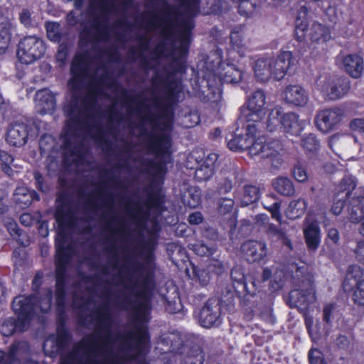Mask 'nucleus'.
<instances>
[{
	"mask_svg": "<svg viewBox=\"0 0 364 364\" xmlns=\"http://www.w3.org/2000/svg\"><path fill=\"white\" fill-rule=\"evenodd\" d=\"M256 125L248 124L246 127L245 136L240 134L229 139L228 142V148L230 150L237 151L244 149H249L251 155H257L261 154L262 157H272L277 155L279 146L272 144H264L263 138L258 136L256 138V134L258 132Z\"/></svg>",
	"mask_w": 364,
	"mask_h": 364,
	"instance_id": "1",
	"label": "nucleus"
},
{
	"mask_svg": "<svg viewBox=\"0 0 364 364\" xmlns=\"http://www.w3.org/2000/svg\"><path fill=\"white\" fill-rule=\"evenodd\" d=\"M273 108L266 101L262 90L254 92L248 98L247 108L242 111V117L248 122L256 125L257 131L266 128V120Z\"/></svg>",
	"mask_w": 364,
	"mask_h": 364,
	"instance_id": "2",
	"label": "nucleus"
},
{
	"mask_svg": "<svg viewBox=\"0 0 364 364\" xmlns=\"http://www.w3.org/2000/svg\"><path fill=\"white\" fill-rule=\"evenodd\" d=\"M266 129L269 132L274 131L279 125L284 131L291 135H298L304 129L306 122L301 121L299 116L293 112L282 114V110L275 107L271 110L266 120Z\"/></svg>",
	"mask_w": 364,
	"mask_h": 364,
	"instance_id": "3",
	"label": "nucleus"
},
{
	"mask_svg": "<svg viewBox=\"0 0 364 364\" xmlns=\"http://www.w3.org/2000/svg\"><path fill=\"white\" fill-rule=\"evenodd\" d=\"M296 36L299 41L307 42L312 48L322 47L331 38L329 28L318 22L308 25L305 21H297Z\"/></svg>",
	"mask_w": 364,
	"mask_h": 364,
	"instance_id": "4",
	"label": "nucleus"
},
{
	"mask_svg": "<svg viewBox=\"0 0 364 364\" xmlns=\"http://www.w3.org/2000/svg\"><path fill=\"white\" fill-rule=\"evenodd\" d=\"M30 299L23 296H19L14 299L12 304L14 312L18 316V321L10 318L6 320L1 327V332L3 335L9 336L16 331H23L26 330L24 321L30 316L31 306L28 305Z\"/></svg>",
	"mask_w": 364,
	"mask_h": 364,
	"instance_id": "5",
	"label": "nucleus"
},
{
	"mask_svg": "<svg viewBox=\"0 0 364 364\" xmlns=\"http://www.w3.org/2000/svg\"><path fill=\"white\" fill-rule=\"evenodd\" d=\"M136 320L135 331L137 333L139 341L144 344L147 341V331L145 323L149 320V299L145 291L140 292L136 298L135 303L132 305Z\"/></svg>",
	"mask_w": 364,
	"mask_h": 364,
	"instance_id": "6",
	"label": "nucleus"
},
{
	"mask_svg": "<svg viewBox=\"0 0 364 364\" xmlns=\"http://www.w3.org/2000/svg\"><path fill=\"white\" fill-rule=\"evenodd\" d=\"M43 41L35 36H28L23 38L18 43L17 58L24 64H31L41 58L45 53Z\"/></svg>",
	"mask_w": 364,
	"mask_h": 364,
	"instance_id": "7",
	"label": "nucleus"
},
{
	"mask_svg": "<svg viewBox=\"0 0 364 364\" xmlns=\"http://www.w3.org/2000/svg\"><path fill=\"white\" fill-rule=\"evenodd\" d=\"M318 90L328 100H336L344 96L350 89L347 79L338 77H326L317 81Z\"/></svg>",
	"mask_w": 364,
	"mask_h": 364,
	"instance_id": "8",
	"label": "nucleus"
},
{
	"mask_svg": "<svg viewBox=\"0 0 364 364\" xmlns=\"http://www.w3.org/2000/svg\"><path fill=\"white\" fill-rule=\"evenodd\" d=\"M355 179L350 176L343 178L338 186L332 206V212L335 215H338L341 213L344 205L343 200L347 198L349 200L351 198V196H353L351 201L352 208L353 207V201L360 196L359 190H363L361 188H355Z\"/></svg>",
	"mask_w": 364,
	"mask_h": 364,
	"instance_id": "9",
	"label": "nucleus"
},
{
	"mask_svg": "<svg viewBox=\"0 0 364 364\" xmlns=\"http://www.w3.org/2000/svg\"><path fill=\"white\" fill-rule=\"evenodd\" d=\"M81 348H85L84 350L87 354L89 362L87 364H117L114 361L110 354V346L105 343L98 346L92 343L87 346V341H83L80 343Z\"/></svg>",
	"mask_w": 364,
	"mask_h": 364,
	"instance_id": "10",
	"label": "nucleus"
},
{
	"mask_svg": "<svg viewBox=\"0 0 364 364\" xmlns=\"http://www.w3.org/2000/svg\"><path fill=\"white\" fill-rule=\"evenodd\" d=\"M353 281L355 288L353 293L354 302L360 306H364V272L358 265H350L347 271L346 279L343 283L347 289V283Z\"/></svg>",
	"mask_w": 364,
	"mask_h": 364,
	"instance_id": "11",
	"label": "nucleus"
},
{
	"mask_svg": "<svg viewBox=\"0 0 364 364\" xmlns=\"http://www.w3.org/2000/svg\"><path fill=\"white\" fill-rule=\"evenodd\" d=\"M282 97L286 102L298 107L306 105L309 101L307 92L298 85L287 86L282 93Z\"/></svg>",
	"mask_w": 364,
	"mask_h": 364,
	"instance_id": "12",
	"label": "nucleus"
},
{
	"mask_svg": "<svg viewBox=\"0 0 364 364\" xmlns=\"http://www.w3.org/2000/svg\"><path fill=\"white\" fill-rule=\"evenodd\" d=\"M341 120V115L334 109L321 111L316 120L318 129L323 132L331 131Z\"/></svg>",
	"mask_w": 364,
	"mask_h": 364,
	"instance_id": "13",
	"label": "nucleus"
},
{
	"mask_svg": "<svg viewBox=\"0 0 364 364\" xmlns=\"http://www.w3.org/2000/svg\"><path fill=\"white\" fill-rule=\"evenodd\" d=\"M304 234L308 247L311 250H316L321 242V230L317 221L306 218Z\"/></svg>",
	"mask_w": 364,
	"mask_h": 364,
	"instance_id": "14",
	"label": "nucleus"
},
{
	"mask_svg": "<svg viewBox=\"0 0 364 364\" xmlns=\"http://www.w3.org/2000/svg\"><path fill=\"white\" fill-rule=\"evenodd\" d=\"M241 250L246 259L251 262L259 261L267 255L266 245L257 241L245 242Z\"/></svg>",
	"mask_w": 364,
	"mask_h": 364,
	"instance_id": "15",
	"label": "nucleus"
},
{
	"mask_svg": "<svg viewBox=\"0 0 364 364\" xmlns=\"http://www.w3.org/2000/svg\"><path fill=\"white\" fill-rule=\"evenodd\" d=\"M36 106L40 113L53 112L55 108L54 95L47 89L38 91L36 94Z\"/></svg>",
	"mask_w": 364,
	"mask_h": 364,
	"instance_id": "16",
	"label": "nucleus"
},
{
	"mask_svg": "<svg viewBox=\"0 0 364 364\" xmlns=\"http://www.w3.org/2000/svg\"><path fill=\"white\" fill-rule=\"evenodd\" d=\"M170 149L171 139L164 134L155 137L151 141V149L159 159H164V161L168 159Z\"/></svg>",
	"mask_w": 364,
	"mask_h": 364,
	"instance_id": "17",
	"label": "nucleus"
},
{
	"mask_svg": "<svg viewBox=\"0 0 364 364\" xmlns=\"http://www.w3.org/2000/svg\"><path fill=\"white\" fill-rule=\"evenodd\" d=\"M292 55L289 51H284L276 58H273L272 75L275 79L280 80L290 67Z\"/></svg>",
	"mask_w": 364,
	"mask_h": 364,
	"instance_id": "18",
	"label": "nucleus"
},
{
	"mask_svg": "<svg viewBox=\"0 0 364 364\" xmlns=\"http://www.w3.org/2000/svg\"><path fill=\"white\" fill-rule=\"evenodd\" d=\"M220 308L218 304L207 303L201 309L199 322L204 328H210L218 321Z\"/></svg>",
	"mask_w": 364,
	"mask_h": 364,
	"instance_id": "19",
	"label": "nucleus"
},
{
	"mask_svg": "<svg viewBox=\"0 0 364 364\" xmlns=\"http://www.w3.org/2000/svg\"><path fill=\"white\" fill-rule=\"evenodd\" d=\"M343 67L352 77L361 76L363 70V62L358 55H348L342 58Z\"/></svg>",
	"mask_w": 364,
	"mask_h": 364,
	"instance_id": "20",
	"label": "nucleus"
},
{
	"mask_svg": "<svg viewBox=\"0 0 364 364\" xmlns=\"http://www.w3.org/2000/svg\"><path fill=\"white\" fill-rule=\"evenodd\" d=\"M27 129L23 124H13L9 129L6 140L9 144L15 146H21L26 142Z\"/></svg>",
	"mask_w": 364,
	"mask_h": 364,
	"instance_id": "21",
	"label": "nucleus"
},
{
	"mask_svg": "<svg viewBox=\"0 0 364 364\" xmlns=\"http://www.w3.org/2000/svg\"><path fill=\"white\" fill-rule=\"evenodd\" d=\"M360 196L353 201V207L348 209L349 219L357 223L361 219L360 233L364 236V191L359 190Z\"/></svg>",
	"mask_w": 364,
	"mask_h": 364,
	"instance_id": "22",
	"label": "nucleus"
},
{
	"mask_svg": "<svg viewBox=\"0 0 364 364\" xmlns=\"http://www.w3.org/2000/svg\"><path fill=\"white\" fill-rule=\"evenodd\" d=\"M71 72L73 73V77L69 82V85L72 88H75L77 87L78 81L81 80L87 73V65L84 55H77L75 57L72 63Z\"/></svg>",
	"mask_w": 364,
	"mask_h": 364,
	"instance_id": "23",
	"label": "nucleus"
},
{
	"mask_svg": "<svg viewBox=\"0 0 364 364\" xmlns=\"http://www.w3.org/2000/svg\"><path fill=\"white\" fill-rule=\"evenodd\" d=\"M218 74L220 80L228 83H237L242 80V73L232 63L220 64Z\"/></svg>",
	"mask_w": 364,
	"mask_h": 364,
	"instance_id": "24",
	"label": "nucleus"
},
{
	"mask_svg": "<svg viewBox=\"0 0 364 364\" xmlns=\"http://www.w3.org/2000/svg\"><path fill=\"white\" fill-rule=\"evenodd\" d=\"M273 58H262L256 60L254 72L256 77L261 81L269 80L272 75Z\"/></svg>",
	"mask_w": 364,
	"mask_h": 364,
	"instance_id": "25",
	"label": "nucleus"
},
{
	"mask_svg": "<svg viewBox=\"0 0 364 364\" xmlns=\"http://www.w3.org/2000/svg\"><path fill=\"white\" fill-rule=\"evenodd\" d=\"M13 28V23L8 17L0 14V53L8 48Z\"/></svg>",
	"mask_w": 364,
	"mask_h": 364,
	"instance_id": "26",
	"label": "nucleus"
},
{
	"mask_svg": "<svg viewBox=\"0 0 364 364\" xmlns=\"http://www.w3.org/2000/svg\"><path fill=\"white\" fill-rule=\"evenodd\" d=\"M299 290H293L289 294V297L295 304H304L313 302L316 299L315 290L311 281L306 283V289L302 290V294L300 297Z\"/></svg>",
	"mask_w": 364,
	"mask_h": 364,
	"instance_id": "27",
	"label": "nucleus"
},
{
	"mask_svg": "<svg viewBox=\"0 0 364 364\" xmlns=\"http://www.w3.org/2000/svg\"><path fill=\"white\" fill-rule=\"evenodd\" d=\"M216 158L215 154L209 155L196 170L195 177L198 181H205L213 176Z\"/></svg>",
	"mask_w": 364,
	"mask_h": 364,
	"instance_id": "28",
	"label": "nucleus"
},
{
	"mask_svg": "<svg viewBox=\"0 0 364 364\" xmlns=\"http://www.w3.org/2000/svg\"><path fill=\"white\" fill-rule=\"evenodd\" d=\"M307 208V203L304 199H297L291 201L285 210L286 216L295 220L304 214Z\"/></svg>",
	"mask_w": 364,
	"mask_h": 364,
	"instance_id": "29",
	"label": "nucleus"
},
{
	"mask_svg": "<svg viewBox=\"0 0 364 364\" xmlns=\"http://www.w3.org/2000/svg\"><path fill=\"white\" fill-rule=\"evenodd\" d=\"M14 196L17 203L25 205H29L33 199L38 200L34 191H31L24 186L17 188Z\"/></svg>",
	"mask_w": 364,
	"mask_h": 364,
	"instance_id": "30",
	"label": "nucleus"
},
{
	"mask_svg": "<svg viewBox=\"0 0 364 364\" xmlns=\"http://www.w3.org/2000/svg\"><path fill=\"white\" fill-rule=\"evenodd\" d=\"M201 194L196 187H191L182 196L183 203L190 207L196 208L200 203Z\"/></svg>",
	"mask_w": 364,
	"mask_h": 364,
	"instance_id": "31",
	"label": "nucleus"
},
{
	"mask_svg": "<svg viewBox=\"0 0 364 364\" xmlns=\"http://www.w3.org/2000/svg\"><path fill=\"white\" fill-rule=\"evenodd\" d=\"M274 188L284 196H291L294 192V188L290 179L279 177L273 182Z\"/></svg>",
	"mask_w": 364,
	"mask_h": 364,
	"instance_id": "32",
	"label": "nucleus"
},
{
	"mask_svg": "<svg viewBox=\"0 0 364 364\" xmlns=\"http://www.w3.org/2000/svg\"><path fill=\"white\" fill-rule=\"evenodd\" d=\"M259 198V191L258 188L254 186H247L244 190V194L241 200V204L247 206L255 201Z\"/></svg>",
	"mask_w": 364,
	"mask_h": 364,
	"instance_id": "33",
	"label": "nucleus"
},
{
	"mask_svg": "<svg viewBox=\"0 0 364 364\" xmlns=\"http://www.w3.org/2000/svg\"><path fill=\"white\" fill-rule=\"evenodd\" d=\"M55 240H56V251H57V257H58L57 274H58V277H59L60 269H61L60 263H62L63 262V258H61V257H63L62 256L63 249V246H64V240H65L64 235L62 232H58V235L56 236Z\"/></svg>",
	"mask_w": 364,
	"mask_h": 364,
	"instance_id": "34",
	"label": "nucleus"
},
{
	"mask_svg": "<svg viewBox=\"0 0 364 364\" xmlns=\"http://www.w3.org/2000/svg\"><path fill=\"white\" fill-rule=\"evenodd\" d=\"M46 26L48 38L52 41H58L60 38V25L58 23L48 22Z\"/></svg>",
	"mask_w": 364,
	"mask_h": 364,
	"instance_id": "35",
	"label": "nucleus"
},
{
	"mask_svg": "<svg viewBox=\"0 0 364 364\" xmlns=\"http://www.w3.org/2000/svg\"><path fill=\"white\" fill-rule=\"evenodd\" d=\"M137 333H134L132 339L131 343L132 348L135 350V356H137V355L144 353V352L146 350V349L148 347L149 344V336H147V341L146 344H144L141 341L140 342L139 341V338H137Z\"/></svg>",
	"mask_w": 364,
	"mask_h": 364,
	"instance_id": "36",
	"label": "nucleus"
},
{
	"mask_svg": "<svg viewBox=\"0 0 364 364\" xmlns=\"http://www.w3.org/2000/svg\"><path fill=\"white\" fill-rule=\"evenodd\" d=\"M0 161L2 163V169L8 175H11V165L14 162V158L7 152L0 151Z\"/></svg>",
	"mask_w": 364,
	"mask_h": 364,
	"instance_id": "37",
	"label": "nucleus"
},
{
	"mask_svg": "<svg viewBox=\"0 0 364 364\" xmlns=\"http://www.w3.org/2000/svg\"><path fill=\"white\" fill-rule=\"evenodd\" d=\"M303 147L308 151H315L318 147V141L313 134L304 137L302 140Z\"/></svg>",
	"mask_w": 364,
	"mask_h": 364,
	"instance_id": "38",
	"label": "nucleus"
},
{
	"mask_svg": "<svg viewBox=\"0 0 364 364\" xmlns=\"http://www.w3.org/2000/svg\"><path fill=\"white\" fill-rule=\"evenodd\" d=\"M193 27V22L189 20L188 21L184 23L181 27V39L183 46H186L190 38V32L192 28Z\"/></svg>",
	"mask_w": 364,
	"mask_h": 364,
	"instance_id": "39",
	"label": "nucleus"
},
{
	"mask_svg": "<svg viewBox=\"0 0 364 364\" xmlns=\"http://www.w3.org/2000/svg\"><path fill=\"white\" fill-rule=\"evenodd\" d=\"M311 364H326L321 352L316 348H312L309 354Z\"/></svg>",
	"mask_w": 364,
	"mask_h": 364,
	"instance_id": "40",
	"label": "nucleus"
},
{
	"mask_svg": "<svg viewBox=\"0 0 364 364\" xmlns=\"http://www.w3.org/2000/svg\"><path fill=\"white\" fill-rule=\"evenodd\" d=\"M293 176L294 178L300 183H304L308 179L307 173L305 168L301 165H297L294 168Z\"/></svg>",
	"mask_w": 364,
	"mask_h": 364,
	"instance_id": "41",
	"label": "nucleus"
},
{
	"mask_svg": "<svg viewBox=\"0 0 364 364\" xmlns=\"http://www.w3.org/2000/svg\"><path fill=\"white\" fill-rule=\"evenodd\" d=\"M234 205L232 200L229 198H223L219 201L218 211L221 214H225L232 210Z\"/></svg>",
	"mask_w": 364,
	"mask_h": 364,
	"instance_id": "42",
	"label": "nucleus"
},
{
	"mask_svg": "<svg viewBox=\"0 0 364 364\" xmlns=\"http://www.w3.org/2000/svg\"><path fill=\"white\" fill-rule=\"evenodd\" d=\"M193 250L200 256H208L212 255L214 252L213 248L209 247L204 244L194 245Z\"/></svg>",
	"mask_w": 364,
	"mask_h": 364,
	"instance_id": "43",
	"label": "nucleus"
},
{
	"mask_svg": "<svg viewBox=\"0 0 364 364\" xmlns=\"http://www.w3.org/2000/svg\"><path fill=\"white\" fill-rule=\"evenodd\" d=\"M272 214V217L279 223L282 222V215L280 213V205L278 202H274L272 205L266 208Z\"/></svg>",
	"mask_w": 364,
	"mask_h": 364,
	"instance_id": "44",
	"label": "nucleus"
},
{
	"mask_svg": "<svg viewBox=\"0 0 364 364\" xmlns=\"http://www.w3.org/2000/svg\"><path fill=\"white\" fill-rule=\"evenodd\" d=\"M274 272V278L277 281V279H282V277L284 276V272L282 271L281 272H276L274 268L269 269V268H265L263 271V280H267L271 278L272 274Z\"/></svg>",
	"mask_w": 364,
	"mask_h": 364,
	"instance_id": "45",
	"label": "nucleus"
},
{
	"mask_svg": "<svg viewBox=\"0 0 364 364\" xmlns=\"http://www.w3.org/2000/svg\"><path fill=\"white\" fill-rule=\"evenodd\" d=\"M350 127L353 131L364 132V119H355L350 124Z\"/></svg>",
	"mask_w": 364,
	"mask_h": 364,
	"instance_id": "46",
	"label": "nucleus"
},
{
	"mask_svg": "<svg viewBox=\"0 0 364 364\" xmlns=\"http://www.w3.org/2000/svg\"><path fill=\"white\" fill-rule=\"evenodd\" d=\"M231 277L233 280L243 283L244 287H247L246 279L244 276V274L240 272L238 269H234L231 272Z\"/></svg>",
	"mask_w": 364,
	"mask_h": 364,
	"instance_id": "47",
	"label": "nucleus"
},
{
	"mask_svg": "<svg viewBox=\"0 0 364 364\" xmlns=\"http://www.w3.org/2000/svg\"><path fill=\"white\" fill-rule=\"evenodd\" d=\"M151 172L156 178H161L166 172V168L164 161L154 165L151 168Z\"/></svg>",
	"mask_w": 364,
	"mask_h": 364,
	"instance_id": "48",
	"label": "nucleus"
},
{
	"mask_svg": "<svg viewBox=\"0 0 364 364\" xmlns=\"http://www.w3.org/2000/svg\"><path fill=\"white\" fill-rule=\"evenodd\" d=\"M231 42L235 49H240V42H241V35L238 31H234L232 32L231 36Z\"/></svg>",
	"mask_w": 364,
	"mask_h": 364,
	"instance_id": "49",
	"label": "nucleus"
},
{
	"mask_svg": "<svg viewBox=\"0 0 364 364\" xmlns=\"http://www.w3.org/2000/svg\"><path fill=\"white\" fill-rule=\"evenodd\" d=\"M20 20L21 22L25 26H31V14L27 10H23L21 14H20Z\"/></svg>",
	"mask_w": 364,
	"mask_h": 364,
	"instance_id": "50",
	"label": "nucleus"
},
{
	"mask_svg": "<svg viewBox=\"0 0 364 364\" xmlns=\"http://www.w3.org/2000/svg\"><path fill=\"white\" fill-rule=\"evenodd\" d=\"M355 252L357 259L359 261L364 262V240L358 242Z\"/></svg>",
	"mask_w": 364,
	"mask_h": 364,
	"instance_id": "51",
	"label": "nucleus"
},
{
	"mask_svg": "<svg viewBox=\"0 0 364 364\" xmlns=\"http://www.w3.org/2000/svg\"><path fill=\"white\" fill-rule=\"evenodd\" d=\"M50 304H51V293L49 292V294H48L46 298L43 299L39 304V308H40L41 311H43V312L48 311L50 307Z\"/></svg>",
	"mask_w": 364,
	"mask_h": 364,
	"instance_id": "52",
	"label": "nucleus"
},
{
	"mask_svg": "<svg viewBox=\"0 0 364 364\" xmlns=\"http://www.w3.org/2000/svg\"><path fill=\"white\" fill-rule=\"evenodd\" d=\"M313 319L311 318H306V325L308 328L309 335L312 339H315L316 337L317 331L316 329H313Z\"/></svg>",
	"mask_w": 364,
	"mask_h": 364,
	"instance_id": "53",
	"label": "nucleus"
},
{
	"mask_svg": "<svg viewBox=\"0 0 364 364\" xmlns=\"http://www.w3.org/2000/svg\"><path fill=\"white\" fill-rule=\"evenodd\" d=\"M202 220H203L202 215L198 212L193 213L191 214L188 217V221L191 224L197 225V224L200 223L202 222Z\"/></svg>",
	"mask_w": 364,
	"mask_h": 364,
	"instance_id": "54",
	"label": "nucleus"
},
{
	"mask_svg": "<svg viewBox=\"0 0 364 364\" xmlns=\"http://www.w3.org/2000/svg\"><path fill=\"white\" fill-rule=\"evenodd\" d=\"M20 221L21 224L24 225L25 226H30L33 223L34 219L32 218L31 214L23 213L20 218Z\"/></svg>",
	"mask_w": 364,
	"mask_h": 364,
	"instance_id": "55",
	"label": "nucleus"
},
{
	"mask_svg": "<svg viewBox=\"0 0 364 364\" xmlns=\"http://www.w3.org/2000/svg\"><path fill=\"white\" fill-rule=\"evenodd\" d=\"M328 237L333 243H337L339 240V235L338 230L335 228L329 229L328 231Z\"/></svg>",
	"mask_w": 364,
	"mask_h": 364,
	"instance_id": "56",
	"label": "nucleus"
},
{
	"mask_svg": "<svg viewBox=\"0 0 364 364\" xmlns=\"http://www.w3.org/2000/svg\"><path fill=\"white\" fill-rule=\"evenodd\" d=\"M333 309V306L331 304L326 305L323 309V319L328 323L330 321L331 314Z\"/></svg>",
	"mask_w": 364,
	"mask_h": 364,
	"instance_id": "57",
	"label": "nucleus"
},
{
	"mask_svg": "<svg viewBox=\"0 0 364 364\" xmlns=\"http://www.w3.org/2000/svg\"><path fill=\"white\" fill-rule=\"evenodd\" d=\"M8 229L12 235L14 234L18 235H21V233L19 232V229L17 228L16 224L14 223H11Z\"/></svg>",
	"mask_w": 364,
	"mask_h": 364,
	"instance_id": "58",
	"label": "nucleus"
},
{
	"mask_svg": "<svg viewBox=\"0 0 364 364\" xmlns=\"http://www.w3.org/2000/svg\"><path fill=\"white\" fill-rule=\"evenodd\" d=\"M25 297H27L30 299V303L28 304V305L31 306V311H30V316H29V318L26 320L24 321V323L26 324L31 319V316H32V313L33 311V309H36V306H34L33 308V306H34V303H33V299L34 298L32 297V296H24Z\"/></svg>",
	"mask_w": 364,
	"mask_h": 364,
	"instance_id": "59",
	"label": "nucleus"
},
{
	"mask_svg": "<svg viewBox=\"0 0 364 364\" xmlns=\"http://www.w3.org/2000/svg\"><path fill=\"white\" fill-rule=\"evenodd\" d=\"M200 282L203 285H205L209 279V277L208 276V274L205 272H202L200 275H198Z\"/></svg>",
	"mask_w": 364,
	"mask_h": 364,
	"instance_id": "60",
	"label": "nucleus"
},
{
	"mask_svg": "<svg viewBox=\"0 0 364 364\" xmlns=\"http://www.w3.org/2000/svg\"><path fill=\"white\" fill-rule=\"evenodd\" d=\"M97 319L99 320L100 322L105 321L106 323H107L109 320V315L107 312L106 311L102 314L99 312L97 315Z\"/></svg>",
	"mask_w": 364,
	"mask_h": 364,
	"instance_id": "61",
	"label": "nucleus"
},
{
	"mask_svg": "<svg viewBox=\"0 0 364 364\" xmlns=\"http://www.w3.org/2000/svg\"><path fill=\"white\" fill-rule=\"evenodd\" d=\"M214 95H215L214 99L210 98V100L213 102L218 101V105H220V101H221V91H220V87H218L216 92H214Z\"/></svg>",
	"mask_w": 364,
	"mask_h": 364,
	"instance_id": "62",
	"label": "nucleus"
},
{
	"mask_svg": "<svg viewBox=\"0 0 364 364\" xmlns=\"http://www.w3.org/2000/svg\"><path fill=\"white\" fill-rule=\"evenodd\" d=\"M185 3L188 4L193 10H196L198 6V0H184Z\"/></svg>",
	"mask_w": 364,
	"mask_h": 364,
	"instance_id": "63",
	"label": "nucleus"
},
{
	"mask_svg": "<svg viewBox=\"0 0 364 364\" xmlns=\"http://www.w3.org/2000/svg\"><path fill=\"white\" fill-rule=\"evenodd\" d=\"M67 21H68V23L70 24H75V20L74 18V14L73 12H70L68 16H67Z\"/></svg>",
	"mask_w": 364,
	"mask_h": 364,
	"instance_id": "64",
	"label": "nucleus"
}]
</instances>
